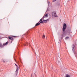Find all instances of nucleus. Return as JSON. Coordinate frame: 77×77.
<instances>
[{
  "mask_svg": "<svg viewBox=\"0 0 77 77\" xmlns=\"http://www.w3.org/2000/svg\"><path fill=\"white\" fill-rule=\"evenodd\" d=\"M39 24H40V23H39V22H38L35 24V26H38L39 25Z\"/></svg>",
  "mask_w": 77,
  "mask_h": 77,
  "instance_id": "6e6552de",
  "label": "nucleus"
},
{
  "mask_svg": "<svg viewBox=\"0 0 77 77\" xmlns=\"http://www.w3.org/2000/svg\"><path fill=\"white\" fill-rule=\"evenodd\" d=\"M8 39H10L11 40V41H13L14 40V38H12V37H11V36L8 37Z\"/></svg>",
  "mask_w": 77,
  "mask_h": 77,
  "instance_id": "39448f33",
  "label": "nucleus"
},
{
  "mask_svg": "<svg viewBox=\"0 0 77 77\" xmlns=\"http://www.w3.org/2000/svg\"><path fill=\"white\" fill-rule=\"evenodd\" d=\"M45 37V35H43L42 36V38H44Z\"/></svg>",
  "mask_w": 77,
  "mask_h": 77,
  "instance_id": "4468645a",
  "label": "nucleus"
},
{
  "mask_svg": "<svg viewBox=\"0 0 77 77\" xmlns=\"http://www.w3.org/2000/svg\"><path fill=\"white\" fill-rule=\"evenodd\" d=\"M68 38H69V37H67L66 38V39H68Z\"/></svg>",
  "mask_w": 77,
  "mask_h": 77,
  "instance_id": "2eb2a0df",
  "label": "nucleus"
},
{
  "mask_svg": "<svg viewBox=\"0 0 77 77\" xmlns=\"http://www.w3.org/2000/svg\"><path fill=\"white\" fill-rule=\"evenodd\" d=\"M11 36H12V37H14V38H15V37H16V36L14 35H12Z\"/></svg>",
  "mask_w": 77,
  "mask_h": 77,
  "instance_id": "dca6fc26",
  "label": "nucleus"
},
{
  "mask_svg": "<svg viewBox=\"0 0 77 77\" xmlns=\"http://www.w3.org/2000/svg\"><path fill=\"white\" fill-rule=\"evenodd\" d=\"M8 44V42H7L6 43L4 44H3L4 46V45H7V44Z\"/></svg>",
  "mask_w": 77,
  "mask_h": 77,
  "instance_id": "9d476101",
  "label": "nucleus"
},
{
  "mask_svg": "<svg viewBox=\"0 0 77 77\" xmlns=\"http://www.w3.org/2000/svg\"><path fill=\"white\" fill-rule=\"evenodd\" d=\"M45 17H48V14H45V15H44V16H43V17L42 19H44V18Z\"/></svg>",
  "mask_w": 77,
  "mask_h": 77,
  "instance_id": "7ed1b4c3",
  "label": "nucleus"
},
{
  "mask_svg": "<svg viewBox=\"0 0 77 77\" xmlns=\"http://www.w3.org/2000/svg\"><path fill=\"white\" fill-rule=\"evenodd\" d=\"M66 28V24L65 23H64L63 27V32H65V30Z\"/></svg>",
  "mask_w": 77,
  "mask_h": 77,
  "instance_id": "f257e3e1",
  "label": "nucleus"
},
{
  "mask_svg": "<svg viewBox=\"0 0 77 77\" xmlns=\"http://www.w3.org/2000/svg\"><path fill=\"white\" fill-rule=\"evenodd\" d=\"M4 47V45H2V43H0V47Z\"/></svg>",
  "mask_w": 77,
  "mask_h": 77,
  "instance_id": "1a4fd4ad",
  "label": "nucleus"
},
{
  "mask_svg": "<svg viewBox=\"0 0 77 77\" xmlns=\"http://www.w3.org/2000/svg\"><path fill=\"white\" fill-rule=\"evenodd\" d=\"M15 65L17 67V69L16 70V72H18V66L15 63Z\"/></svg>",
  "mask_w": 77,
  "mask_h": 77,
  "instance_id": "20e7f679",
  "label": "nucleus"
},
{
  "mask_svg": "<svg viewBox=\"0 0 77 77\" xmlns=\"http://www.w3.org/2000/svg\"><path fill=\"white\" fill-rule=\"evenodd\" d=\"M39 22L40 23H42V24H44V22H43V21L42 20V19H41L39 21Z\"/></svg>",
  "mask_w": 77,
  "mask_h": 77,
  "instance_id": "0eeeda50",
  "label": "nucleus"
},
{
  "mask_svg": "<svg viewBox=\"0 0 77 77\" xmlns=\"http://www.w3.org/2000/svg\"><path fill=\"white\" fill-rule=\"evenodd\" d=\"M66 77H69V75H66Z\"/></svg>",
  "mask_w": 77,
  "mask_h": 77,
  "instance_id": "f8f14e48",
  "label": "nucleus"
},
{
  "mask_svg": "<svg viewBox=\"0 0 77 77\" xmlns=\"http://www.w3.org/2000/svg\"><path fill=\"white\" fill-rule=\"evenodd\" d=\"M3 62H4V63H5V61L4 60H3Z\"/></svg>",
  "mask_w": 77,
  "mask_h": 77,
  "instance_id": "f3484780",
  "label": "nucleus"
},
{
  "mask_svg": "<svg viewBox=\"0 0 77 77\" xmlns=\"http://www.w3.org/2000/svg\"><path fill=\"white\" fill-rule=\"evenodd\" d=\"M48 6H49V5H50V2H48Z\"/></svg>",
  "mask_w": 77,
  "mask_h": 77,
  "instance_id": "ddd939ff",
  "label": "nucleus"
},
{
  "mask_svg": "<svg viewBox=\"0 0 77 77\" xmlns=\"http://www.w3.org/2000/svg\"><path fill=\"white\" fill-rule=\"evenodd\" d=\"M48 19H47L46 20H43V22H44V23H47V21H48Z\"/></svg>",
  "mask_w": 77,
  "mask_h": 77,
  "instance_id": "423d86ee",
  "label": "nucleus"
},
{
  "mask_svg": "<svg viewBox=\"0 0 77 77\" xmlns=\"http://www.w3.org/2000/svg\"><path fill=\"white\" fill-rule=\"evenodd\" d=\"M52 16H54L55 17H57V15H56V13L55 12H53L52 14Z\"/></svg>",
  "mask_w": 77,
  "mask_h": 77,
  "instance_id": "f03ea898",
  "label": "nucleus"
},
{
  "mask_svg": "<svg viewBox=\"0 0 77 77\" xmlns=\"http://www.w3.org/2000/svg\"><path fill=\"white\" fill-rule=\"evenodd\" d=\"M71 31H68L67 33H69H69H70V32H71Z\"/></svg>",
  "mask_w": 77,
  "mask_h": 77,
  "instance_id": "9b49d317",
  "label": "nucleus"
},
{
  "mask_svg": "<svg viewBox=\"0 0 77 77\" xmlns=\"http://www.w3.org/2000/svg\"><path fill=\"white\" fill-rule=\"evenodd\" d=\"M56 0H54V2H55Z\"/></svg>",
  "mask_w": 77,
  "mask_h": 77,
  "instance_id": "a211bd4d",
  "label": "nucleus"
}]
</instances>
